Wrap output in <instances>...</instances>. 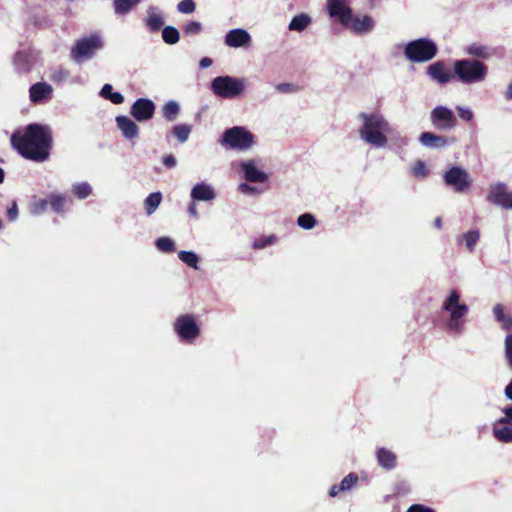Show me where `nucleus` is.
I'll use <instances>...</instances> for the list:
<instances>
[{
  "instance_id": "obj_55",
  "label": "nucleus",
  "mask_w": 512,
  "mask_h": 512,
  "mask_svg": "<svg viewBox=\"0 0 512 512\" xmlns=\"http://www.w3.org/2000/svg\"><path fill=\"white\" fill-rule=\"evenodd\" d=\"M163 163H164V165L166 167L171 168V167H174L176 165V159H175V157L172 154L166 155L163 158Z\"/></svg>"
},
{
  "instance_id": "obj_26",
  "label": "nucleus",
  "mask_w": 512,
  "mask_h": 512,
  "mask_svg": "<svg viewBox=\"0 0 512 512\" xmlns=\"http://www.w3.org/2000/svg\"><path fill=\"white\" fill-rule=\"evenodd\" d=\"M493 434L500 442H512V426L509 424H500L498 421L493 428Z\"/></svg>"
},
{
  "instance_id": "obj_62",
  "label": "nucleus",
  "mask_w": 512,
  "mask_h": 512,
  "mask_svg": "<svg viewBox=\"0 0 512 512\" xmlns=\"http://www.w3.org/2000/svg\"><path fill=\"white\" fill-rule=\"evenodd\" d=\"M4 170L0 167V183H2L4 181Z\"/></svg>"
},
{
  "instance_id": "obj_21",
  "label": "nucleus",
  "mask_w": 512,
  "mask_h": 512,
  "mask_svg": "<svg viewBox=\"0 0 512 512\" xmlns=\"http://www.w3.org/2000/svg\"><path fill=\"white\" fill-rule=\"evenodd\" d=\"M116 123L123 135L128 139H133L138 136V126L127 116L116 117Z\"/></svg>"
},
{
  "instance_id": "obj_60",
  "label": "nucleus",
  "mask_w": 512,
  "mask_h": 512,
  "mask_svg": "<svg viewBox=\"0 0 512 512\" xmlns=\"http://www.w3.org/2000/svg\"><path fill=\"white\" fill-rule=\"evenodd\" d=\"M239 189L242 191V192H247V191H250L252 190V188L246 184V183H242L239 185Z\"/></svg>"
},
{
  "instance_id": "obj_58",
  "label": "nucleus",
  "mask_w": 512,
  "mask_h": 512,
  "mask_svg": "<svg viewBox=\"0 0 512 512\" xmlns=\"http://www.w3.org/2000/svg\"><path fill=\"white\" fill-rule=\"evenodd\" d=\"M505 98L507 100H512V81L509 83L508 88L505 92Z\"/></svg>"
},
{
  "instance_id": "obj_8",
  "label": "nucleus",
  "mask_w": 512,
  "mask_h": 512,
  "mask_svg": "<svg viewBox=\"0 0 512 512\" xmlns=\"http://www.w3.org/2000/svg\"><path fill=\"white\" fill-rule=\"evenodd\" d=\"M174 330L179 338L188 344H192L200 335V326L193 314H183L174 322Z\"/></svg>"
},
{
  "instance_id": "obj_13",
  "label": "nucleus",
  "mask_w": 512,
  "mask_h": 512,
  "mask_svg": "<svg viewBox=\"0 0 512 512\" xmlns=\"http://www.w3.org/2000/svg\"><path fill=\"white\" fill-rule=\"evenodd\" d=\"M156 106L154 102L147 98L137 99L130 109V114L137 121L143 122L150 120L155 113Z\"/></svg>"
},
{
  "instance_id": "obj_33",
  "label": "nucleus",
  "mask_w": 512,
  "mask_h": 512,
  "mask_svg": "<svg viewBox=\"0 0 512 512\" xmlns=\"http://www.w3.org/2000/svg\"><path fill=\"white\" fill-rule=\"evenodd\" d=\"M140 0H114V9L117 14L128 13Z\"/></svg>"
},
{
  "instance_id": "obj_19",
  "label": "nucleus",
  "mask_w": 512,
  "mask_h": 512,
  "mask_svg": "<svg viewBox=\"0 0 512 512\" xmlns=\"http://www.w3.org/2000/svg\"><path fill=\"white\" fill-rule=\"evenodd\" d=\"M358 475L354 472L346 475L339 484L333 485L329 490V496L336 497L341 492L349 491L358 483Z\"/></svg>"
},
{
  "instance_id": "obj_52",
  "label": "nucleus",
  "mask_w": 512,
  "mask_h": 512,
  "mask_svg": "<svg viewBox=\"0 0 512 512\" xmlns=\"http://www.w3.org/2000/svg\"><path fill=\"white\" fill-rule=\"evenodd\" d=\"M493 313L497 321L504 319V308L501 304H496L493 308Z\"/></svg>"
},
{
  "instance_id": "obj_37",
  "label": "nucleus",
  "mask_w": 512,
  "mask_h": 512,
  "mask_svg": "<svg viewBox=\"0 0 512 512\" xmlns=\"http://www.w3.org/2000/svg\"><path fill=\"white\" fill-rule=\"evenodd\" d=\"M49 205V198L42 199L34 197L31 204V212L33 214L39 215L47 211Z\"/></svg>"
},
{
  "instance_id": "obj_2",
  "label": "nucleus",
  "mask_w": 512,
  "mask_h": 512,
  "mask_svg": "<svg viewBox=\"0 0 512 512\" xmlns=\"http://www.w3.org/2000/svg\"><path fill=\"white\" fill-rule=\"evenodd\" d=\"M359 117L363 119L364 123L360 129L361 137L377 147H383L387 143V137L384 135V131L387 130V122L381 115L372 114L368 115L362 112Z\"/></svg>"
},
{
  "instance_id": "obj_36",
  "label": "nucleus",
  "mask_w": 512,
  "mask_h": 512,
  "mask_svg": "<svg viewBox=\"0 0 512 512\" xmlns=\"http://www.w3.org/2000/svg\"><path fill=\"white\" fill-rule=\"evenodd\" d=\"M92 192V189L88 183H78L73 185L72 187V193L78 198V199H85L87 198Z\"/></svg>"
},
{
  "instance_id": "obj_14",
  "label": "nucleus",
  "mask_w": 512,
  "mask_h": 512,
  "mask_svg": "<svg viewBox=\"0 0 512 512\" xmlns=\"http://www.w3.org/2000/svg\"><path fill=\"white\" fill-rule=\"evenodd\" d=\"M347 0H328L327 7L331 17L342 25L351 21L352 10L346 5Z\"/></svg>"
},
{
  "instance_id": "obj_24",
  "label": "nucleus",
  "mask_w": 512,
  "mask_h": 512,
  "mask_svg": "<svg viewBox=\"0 0 512 512\" xmlns=\"http://www.w3.org/2000/svg\"><path fill=\"white\" fill-rule=\"evenodd\" d=\"M420 142L427 147H443L448 144V139L431 132H423L419 138Z\"/></svg>"
},
{
  "instance_id": "obj_32",
  "label": "nucleus",
  "mask_w": 512,
  "mask_h": 512,
  "mask_svg": "<svg viewBox=\"0 0 512 512\" xmlns=\"http://www.w3.org/2000/svg\"><path fill=\"white\" fill-rule=\"evenodd\" d=\"M179 259L189 267L198 269L199 257L192 251H180L178 253Z\"/></svg>"
},
{
  "instance_id": "obj_46",
  "label": "nucleus",
  "mask_w": 512,
  "mask_h": 512,
  "mask_svg": "<svg viewBox=\"0 0 512 512\" xmlns=\"http://www.w3.org/2000/svg\"><path fill=\"white\" fill-rule=\"evenodd\" d=\"M276 90L280 93H293L299 91L300 87L292 83H280L276 85Z\"/></svg>"
},
{
  "instance_id": "obj_1",
  "label": "nucleus",
  "mask_w": 512,
  "mask_h": 512,
  "mask_svg": "<svg viewBox=\"0 0 512 512\" xmlns=\"http://www.w3.org/2000/svg\"><path fill=\"white\" fill-rule=\"evenodd\" d=\"M52 140L51 130L36 123L29 124L23 134L14 132L11 136L15 150L23 158L38 163L49 158Z\"/></svg>"
},
{
  "instance_id": "obj_42",
  "label": "nucleus",
  "mask_w": 512,
  "mask_h": 512,
  "mask_svg": "<svg viewBox=\"0 0 512 512\" xmlns=\"http://www.w3.org/2000/svg\"><path fill=\"white\" fill-rule=\"evenodd\" d=\"M412 174L417 178H425L428 175L425 162L417 160L412 167Z\"/></svg>"
},
{
  "instance_id": "obj_11",
  "label": "nucleus",
  "mask_w": 512,
  "mask_h": 512,
  "mask_svg": "<svg viewBox=\"0 0 512 512\" xmlns=\"http://www.w3.org/2000/svg\"><path fill=\"white\" fill-rule=\"evenodd\" d=\"M487 201L504 209H512V191L504 183H497L491 186Z\"/></svg>"
},
{
  "instance_id": "obj_50",
  "label": "nucleus",
  "mask_w": 512,
  "mask_h": 512,
  "mask_svg": "<svg viewBox=\"0 0 512 512\" xmlns=\"http://www.w3.org/2000/svg\"><path fill=\"white\" fill-rule=\"evenodd\" d=\"M407 512H435L432 508L424 506L422 504L411 505Z\"/></svg>"
},
{
  "instance_id": "obj_54",
  "label": "nucleus",
  "mask_w": 512,
  "mask_h": 512,
  "mask_svg": "<svg viewBox=\"0 0 512 512\" xmlns=\"http://www.w3.org/2000/svg\"><path fill=\"white\" fill-rule=\"evenodd\" d=\"M499 322L502 323V328L506 331H509L512 329V317L511 316H504V319L500 320Z\"/></svg>"
},
{
  "instance_id": "obj_7",
  "label": "nucleus",
  "mask_w": 512,
  "mask_h": 512,
  "mask_svg": "<svg viewBox=\"0 0 512 512\" xmlns=\"http://www.w3.org/2000/svg\"><path fill=\"white\" fill-rule=\"evenodd\" d=\"M211 88L215 95L232 99L244 91L245 85L241 79L231 76H218L212 80Z\"/></svg>"
},
{
  "instance_id": "obj_35",
  "label": "nucleus",
  "mask_w": 512,
  "mask_h": 512,
  "mask_svg": "<svg viewBox=\"0 0 512 512\" xmlns=\"http://www.w3.org/2000/svg\"><path fill=\"white\" fill-rule=\"evenodd\" d=\"M179 105L175 101L167 102L163 107V115L166 119L172 121L174 120L179 113Z\"/></svg>"
},
{
  "instance_id": "obj_4",
  "label": "nucleus",
  "mask_w": 512,
  "mask_h": 512,
  "mask_svg": "<svg viewBox=\"0 0 512 512\" xmlns=\"http://www.w3.org/2000/svg\"><path fill=\"white\" fill-rule=\"evenodd\" d=\"M438 52L436 44L427 38L410 41L404 49L405 57L414 63L427 62L433 59Z\"/></svg>"
},
{
  "instance_id": "obj_38",
  "label": "nucleus",
  "mask_w": 512,
  "mask_h": 512,
  "mask_svg": "<svg viewBox=\"0 0 512 512\" xmlns=\"http://www.w3.org/2000/svg\"><path fill=\"white\" fill-rule=\"evenodd\" d=\"M297 224L306 230L312 229L316 225V219L312 214L305 213L298 217Z\"/></svg>"
},
{
  "instance_id": "obj_6",
  "label": "nucleus",
  "mask_w": 512,
  "mask_h": 512,
  "mask_svg": "<svg viewBox=\"0 0 512 512\" xmlns=\"http://www.w3.org/2000/svg\"><path fill=\"white\" fill-rule=\"evenodd\" d=\"M254 143V136L244 127L235 126L227 129L221 139V144L234 150H247Z\"/></svg>"
},
{
  "instance_id": "obj_39",
  "label": "nucleus",
  "mask_w": 512,
  "mask_h": 512,
  "mask_svg": "<svg viewBox=\"0 0 512 512\" xmlns=\"http://www.w3.org/2000/svg\"><path fill=\"white\" fill-rule=\"evenodd\" d=\"M479 237H480V234H479V231H477V230H470L463 235L466 247L468 248V250L470 252H472L474 250V247H475L476 243L478 242Z\"/></svg>"
},
{
  "instance_id": "obj_56",
  "label": "nucleus",
  "mask_w": 512,
  "mask_h": 512,
  "mask_svg": "<svg viewBox=\"0 0 512 512\" xmlns=\"http://www.w3.org/2000/svg\"><path fill=\"white\" fill-rule=\"evenodd\" d=\"M199 65L201 68H207L212 65V59L209 57H203L200 60Z\"/></svg>"
},
{
  "instance_id": "obj_59",
  "label": "nucleus",
  "mask_w": 512,
  "mask_h": 512,
  "mask_svg": "<svg viewBox=\"0 0 512 512\" xmlns=\"http://www.w3.org/2000/svg\"><path fill=\"white\" fill-rule=\"evenodd\" d=\"M188 211L190 215H192L193 217H197V209L195 203H191L189 205Z\"/></svg>"
},
{
  "instance_id": "obj_27",
  "label": "nucleus",
  "mask_w": 512,
  "mask_h": 512,
  "mask_svg": "<svg viewBox=\"0 0 512 512\" xmlns=\"http://www.w3.org/2000/svg\"><path fill=\"white\" fill-rule=\"evenodd\" d=\"M311 24V17L306 13H301L292 18L289 23V30L302 32Z\"/></svg>"
},
{
  "instance_id": "obj_51",
  "label": "nucleus",
  "mask_w": 512,
  "mask_h": 512,
  "mask_svg": "<svg viewBox=\"0 0 512 512\" xmlns=\"http://www.w3.org/2000/svg\"><path fill=\"white\" fill-rule=\"evenodd\" d=\"M505 417L499 419L500 424H511L512 423V406L507 407L504 410Z\"/></svg>"
},
{
  "instance_id": "obj_20",
  "label": "nucleus",
  "mask_w": 512,
  "mask_h": 512,
  "mask_svg": "<svg viewBox=\"0 0 512 512\" xmlns=\"http://www.w3.org/2000/svg\"><path fill=\"white\" fill-rule=\"evenodd\" d=\"M244 177L248 182L263 183L267 180V175L256 168L252 162H243L241 164Z\"/></svg>"
},
{
  "instance_id": "obj_43",
  "label": "nucleus",
  "mask_w": 512,
  "mask_h": 512,
  "mask_svg": "<svg viewBox=\"0 0 512 512\" xmlns=\"http://www.w3.org/2000/svg\"><path fill=\"white\" fill-rule=\"evenodd\" d=\"M69 77V71L64 68H58L54 70L51 75L50 79L51 81L55 83H61L65 81Z\"/></svg>"
},
{
  "instance_id": "obj_40",
  "label": "nucleus",
  "mask_w": 512,
  "mask_h": 512,
  "mask_svg": "<svg viewBox=\"0 0 512 512\" xmlns=\"http://www.w3.org/2000/svg\"><path fill=\"white\" fill-rule=\"evenodd\" d=\"M276 241H277V237L275 235H269V236L257 238L253 242V248L255 250L263 249L269 245L274 244Z\"/></svg>"
},
{
  "instance_id": "obj_25",
  "label": "nucleus",
  "mask_w": 512,
  "mask_h": 512,
  "mask_svg": "<svg viewBox=\"0 0 512 512\" xmlns=\"http://www.w3.org/2000/svg\"><path fill=\"white\" fill-rule=\"evenodd\" d=\"M72 202L66 194L51 193L49 195V205L55 213H63L66 203Z\"/></svg>"
},
{
  "instance_id": "obj_45",
  "label": "nucleus",
  "mask_w": 512,
  "mask_h": 512,
  "mask_svg": "<svg viewBox=\"0 0 512 512\" xmlns=\"http://www.w3.org/2000/svg\"><path fill=\"white\" fill-rule=\"evenodd\" d=\"M202 25L197 21H190L184 27V33L186 35H197L201 32Z\"/></svg>"
},
{
  "instance_id": "obj_17",
  "label": "nucleus",
  "mask_w": 512,
  "mask_h": 512,
  "mask_svg": "<svg viewBox=\"0 0 512 512\" xmlns=\"http://www.w3.org/2000/svg\"><path fill=\"white\" fill-rule=\"evenodd\" d=\"M251 42L250 34L244 29L230 30L225 36V43L229 47H242Z\"/></svg>"
},
{
  "instance_id": "obj_47",
  "label": "nucleus",
  "mask_w": 512,
  "mask_h": 512,
  "mask_svg": "<svg viewBox=\"0 0 512 512\" xmlns=\"http://www.w3.org/2000/svg\"><path fill=\"white\" fill-rule=\"evenodd\" d=\"M147 26L151 31L157 32L160 30V15H151L147 19Z\"/></svg>"
},
{
  "instance_id": "obj_18",
  "label": "nucleus",
  "mask_w": 512,
  "mask_h": 512,
  "mask_svg": "<svg viewBox=\"0 0 512 512\" xmlns=\"http://www.w3.org/2000/svg\"><path fill=\"white\" fill-rule=\"evenodd\" d=\"M52 87L45 82H37L29 89V96L32 103H40L51 97Z\"/></svg>"
},
{
  "instance_id": "obj_9",
  "label": "nucleus",
  "mask_w": 512,
  "mask_h": 512,
  "mask_svg": "<svg viewBox=\"0 0 512 512\" xmlns=\"http://www.w3.org/2000/svg\"><path fill=\"white\" fill-rule=\"evenodd\" d=\"M443 178L445 184L452 187L457 193L469 191L472 184V180L468 172L457 166H453L447 170Z\"/></svg>"
},
{
  "instance_id": "obj_30",
  "label": "nucleus",
  "mask_w": 512,
  "mask_h": 512,
  "mask_svg": "<svg viewBox=\"0 0 512 512\" xmlns=\"http://www.w3.org/2000/svg\"><path fill=\"white\" fill-rule=\"evenodd\" d=\"M192 131L191 125L179 124L173 127V135L178 139L180 143H184Z\"/></svg>"
},
{
  "instance_id": "obj_48",
  "label": "nucleus",
  "mask_w": 512,
  "mask_h": 512,
  "mask_svg": "<svg viewBox=\"0 0 512 512\" xmlns=\"http://www.w3.org/2000/svg\"><path fill=\"white\" fill-rule=\"evenodd\" d=\"M175 244L172 239L168 237H162V252H174Z\"/></svg>"
},
{
  "instance_id": "obj_61",
  "label": "nucleus",
  "mask_w": 512,
  "mask_h": 512,
  "mask_svg": "<svg viewBox=\"0 0 512 512\" xmlns=\"http://www.w3.org/2000/svg\"><path fill=\"white\" fill-rule=\"evenodd\" d=\"M434 225L437 229H441L442 228V219L441 217H436L435 220H434Z\"/></svg>"
},
{
  "instance_id": "obj_22",
  "label": "nucleus",
  "mask_w": 512,
  "mask_h": 512,
  "mask_svg": "<svg viewBox=\"0 0 512 512\" xmlns=\"http://www.w3.org/2000/svg\"><path fill=\"white\" fill-rule=\"evenodd\" d=\"M378 464L386 470H391L396 467L397 456L392 451L386 448H379L376 452Z\"/></svg>"
},
{
  "instance_id": "obj_31",
  "label": "nucleus",
  "mask_w": 512,
  "mask_h": 512,
  "mask_svg": "<svg viewBox=\"0 0 512 512\" xmlns=\"http://www.w3.org/2000/svg\"><path fill=\"white\" fill-rule=\"evenodd\" d=\"M179 31L173 26H166L162 29V40L167 44H175L179 41Z\"/></svg>"
},
{
  "instance_id": "obj_34",
  "label": "nucleus",
  "mask_w": 512,
  "mask_h": 512,
  "mask_svg": "<svg viewBox=\"0 0 512 512\" xmlns=\"http://www.w3.org/2000/svg\"><path fill=\"white\" fill-rule=\"evenodd\" d=\"M466 52L469 55L476 56L478 58H483V59H485L489 56L488 48L486 46H483V45H480L477 43H473V44L469 45L466 49Z\"/></svg>"
},
{
  "instance_id": "obj_16",
  "label": "nucleus",
  "mask_w": 512,
  "mask_h": 512,
  "mask_svg": "<svg viewBox=\"0 0 512 512\" xmlns=\"http://www.w3.org/2000/svg\"><path fill=\"white\" fill-rule=\"evenodd\" d=\"M343 26L349 28L357 34H363L372 30L374 27V21L372 17L368 15L359 18L358 16H355L353 13H351V21H349L347 24H343Z\"/></svg>"
},
{
  "instance_id": "obj_3",
  "label": "nucleus",
  "mask_w": 512,
  "mask_h": 512,
  "mask_svg": "<svg viewBox=\"0 0 512 512\" xmlns=\"http://www.w3.org/2000/svg\"><path fill=\"white\" fill-rule=\"evenodd\" d=\"M488 73V67L478 60L463 59L454 62L455 79L465 84L483 81Z\"/></svg>"
},
{
  "instance_id": "obj_15",
  "label": "nucleus",
  "mask_w": 512,
  "mask_h": 512,
  "mask_svg": "<svg viewBox=\"0 0 512 512\" xmlns=\"http://www.w3.org/2000/svg\"><path fill=\"white\" fill-rule=\"evenodd\" d=\"M430 77L440 84H446L455 79V74L442 61H437L427 68Z\"/></svg>"
},
{
  "instance_id": "obj_44",
  "label": "nucleus",
  "mask_w": 512,
  "mask_h": 512,
  "mask_svg": "<svg viewBox=\"0 0 512 512\" xmlns=\"http://www.w3.org/2000/svg\"><path fill=\"white\" fill-rule=\"evenodd\" d=\"M195 2L193 0H182L178 3V10L184 14H190L195 11Z\"/></svg>"
},
{
  "instance_id": "obj_49",
  "label": "nucleus",
  "mask_w": 512,
  "mask_h": 512,
  "mask_svg": "<svg viewBox=\"0 0 512 512\" xmlns=\"http://www.w3.org/2000/svg\"><path fill=\"white\" fill-rule=\"evenodd\" d=\"M458 115L461 119L465 121H470L473 118V113L471 110L463 108V107H457Z\"/></svg>"
},
{
  "instance_id": "obj_63",
  "label": "nucleus",
  "mask_w": 512,
  "mask_h": 512,
  "mask_svg": "<svg viewBox=\"0 0 512 512\" xmlns=\"http://www.w3.org/2000/svg\"><path fill=\"white\" fill-rule=\"evenodd\" d=\"M154 244H155L156 248L160 250V245H161L160 237H159V238H157V239L154 241Z\"/></svg>"
},
{
  "instance_id": "obj_41",
  "label": "nucleus",
  "mask_w": 512,
  "mask_h": 512,
  "mask_svg": "<svg viewBox=\"0 0 512 512\" xmlns=\"http://www.w3.org/2000/svg\"><path fill=\"white\" fill-rule=\"evenodd\" d=\"M504 354L507 366L512 372V334H508L504 342Z\"/></svg>"
},
{
  "instance_id": "obj_12",
  "label": "nucleus",
  "mask_w": 512,
  "mask_h": 512,
  "mask_svg": "<svg viewBox=\"0 0 512 512\" xmlns=\"http://www.w3.org/2000/svg\"><path fill=\"white\" fill-rule=\"evenodd\" d=\"M431 121L440 130H451L457 124L453 112L444 106H437L432 110Z\"/></svg>"
},
{
  "instance_id": "obj_53",
  "label": "nucleus",
  "mask_w": 512,
  "mask_h": 512,
  "mask_svg": "<svg viewBox=\"0 0 512 512\" xmlns=\"http://www.w3.org/2000/svg\"><path fill=\"white\" fill-rule=\"evenodd\" d=\"M18 215V207H17V204L14 202L12 204V207H10L8 210H7V216L10 220H15L16 217Z\"/></svg>"
},
{
  "instance_id": "obj_29",
  "label": "nucleus",
  "mask_w": 512,
  "mask_h": 512,
  "mask_svg": "<svg viewBox=\"0 0 512 512\" xmlns=\"http://www.w3.org/2000/svg\"><path fill=\"white\" fill-rule=\"evenodd\" d=\"M160 205V192L151 193L144 201V209L147 215H151Z\"/></svg>"
},
{
  "instance_id": "obj_23",
  "label": "nucleus",
  "mask_w": 512,
  "mask_h": 512,
  "mask_svg": "<svg viewBox=\"0 0 512 512\" xmlns=\"http://www.w3.org/2000/svg\"><path fill=\"white\" fill-rule=\"evenodd\" d=\"M215 196L213 188L206 183L195 185L191 191V197L197 201H210L213 200Z\"/></svg>"
},
{
  "instance_id": "obj_10",
  "label": "nucleus",
  "mask_w": 512,
  "mask_h": 512,
  "mask_svg": "<svg viewBox=\"0 0 512 512\" xmlns=\"http://www.w3.org/2000/svg\"><path fill=\"white\" fill-rule=\"evenodd\" d=\"M102 47L99 36L92 35L88 38L80 39L71 50V57L76 62H81L83 58H91L95 50Z\"/></svg>"
},
{
  "instance_id": "obj_28",
  "label": "nucleus",
  "mask_w": 512,
  "mask_h": 512,
  "mask_svg": "<svg viewBox=\"0 0 512 512\" xmlns=\"http://www.w3.org/2000/svg\"><path fill=\"white\" fill-rule=\"evenodd\" d=\"M101 96L109 99L113 104H121L124 102V96L119 92H114L110 84H105L101 89Z\"/></svg>"
},
{
  "instance_id": "obj_5",
  "label": "nucleus",
  "mask_w": 512,
  "mask_h": 512,
  "mask_svg": "<svg viewBox=\"0 0 512 512\" xmlns=\"http://www.w3.org/2000/svg\"><path fill=\"white\" fill-rule=\"evenodd\" d=\"M460 294L456 290H452L444 301L443 309L450 313L448 328L459 333L462 329L463 322L461 319L467 314L468 306L459 303Z\"/></svg>"
},
{
  "instance_id": "obj_57",
  "label": "nucleus",
  "mask_w": 512,
  "mask_h": 512,
  "mask_svg": "<svg viewBox=\"0 0 512 512\" xmlns=\"http://www.w3.org/2000/svg\"><path fill=\"white\" fill-rule=\"evenodd\" d=\"M504 393H505V396L512 400V380L510 381V383L505 387V390H504Z\"/></svg>"
}]
</instances>
